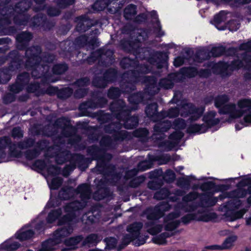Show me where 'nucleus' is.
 <instances>
[{
  "label": "nucleus",
  "mask_w": 251,
  "mask_h": 251,
  "mask_svg": "<svg viewBox=\"0 0 251 251\" xmlns=\"http://www.w3.org/2000/svg\"><path fill=\"white\" fill-rule=\"evenodd\" d=\"M136 96L135 95H132L129 98V101L131 102V99L134 97H135Z\"/></svg>",
  "instance_id": "57"
},
{
  "label": "nucleus",
  "mask_w": 251,
  "mask_h": 251,
  "mask_svg": "<svg viewBox=\"0 0 251 251\" xmlns=\"http://www.w3.org/2000/svg\"><path fill=\"white\" fill-rule=\"evenodd\" d=\"M41 52L40 48L34 47L26 50V55L28 57V60L26 63V67L28 68L34 61L39 58V55Z\"/></svg>",
  "instance_id": "10"
},
{
  "label": "nucleus",
  "mask_w": 251,
  "mask_h": 251,
  "mask_svg": "<svg viewBox=\"0 0 251 251\" xmlns=\"http://www.w3.org/2000/svg\"><path fill=\"white\" fill-rule=\"evenodd\" d=\"M101 240L100 237L96 234H91L87 237L86 242L91 244L95 245Z\"/></svg>",
  "instance_id": "25"
},
{
  "label": "nucleus",
  "mask_w": 251,
  "mask_h": 251,
  "mask_svg": "<svg viewBox=\"0 0 251 251\" xmlns=\"http://www.w3.org/2000/svg\"><path fill=\"white\" fill-rule=\"evenodd\" d=\"M246 211L243 209L238 211L234 212L233 213V217L231 219V221H234L237 219L241 218L244 214L245 213Z\"/></svg>",
  "instance_id": "33"
},
{
  "label": "nucleus",
  "mask_w": 251,
  "mask_h": 251,
  "mask_svg": "<svg viewBox=\"0 0 251 251\" xmlns=\"http://www.w3.org/2000/svg\"><path fill=\"white\" fill-rule=\"evenodd\" d=\"M59 173L60 170L53 166L48 169L46 179L50 189H57L61 185L62 179L56 176Z\"/></svg>",
  "instance_id": "7"
},
{
  "label": "nucleus",
  "mask_w": 251,
  "mask_h": 251,
  "mask_svg": "<svg viewBox=\"0 0 251 251\" xmlns=\"http://www.w3.org/2000/svg\"><path fill=\"white\" fill-rule=\"evenodd\" d=\"M237 62H233L232 64H228L225 62H219L218 63H210L208 66V69L205 70L201 71L199 73L200 76L207 77L210 72L214 73H223L228 70L238 69L240 67L239 64L236 65Z\"/></svg>",
  "instance_id": "6"
},
{
  "label": "nucleus",
  "mask_w": 251,
  "mask_h": 251,
  "mask_svg": "<svg viewBox=\"0 0 251 251\" xmlns=\"http://www.w3.org/2000/svg\"><path fill=\"white\" fill-rule=\"evenodd\" d=\"M157 104L155 103L148 105L146 109V112L148 116L152 117L157 114Z\"/></svg>",
  "instance_id": "17"
},
{
  "label": "nucleus",
  "mask_w": 251,
  "mask_h": 251,
  "mask_svg": "<svg viewBox=\"0 0 251 251\" xmlns=\"http://www.w3.org/2000/svg\"><path fill=\"white\" fill-rule=\"evenodd\" d=\"M226 12L221 11L218 14L215 16L214 21L216 23H220L225 20Z\"/></svg>",
  "instance_id": "31"
},
{
  "label": "nucleus",
  "mask_w": 251,
  "mask_h": 251,
  "mask_svg": "<svg viewBox=\"0 0 251 251\" xmlns=\"http://www.w3.org/2000/svg\"><path fill=\"white\" fill-rule=\"evenodd\" d=\"M145 242V240H144L140 241L139 243L135 242L134 244L136 245L140 246L141 245H143V244H144Z\"/></svg>",
  "instance_id": "51"
},
{
  "label": "nucleus",
  "mask_w": 251,
  "mask_h": 251,
  "mask_svg": "<svg viewBox=\"0 0 251 251\" xmlns=\"http://www.w3.org/2000/svg\"><path fill=\"white\" fill-rule=\"evenodd\" d=\"M104 242L106 243V248L109 250L114 248L117 243L116 239L113 237L105 239Z\"/></svg>",
  "instance_id": "23"
},
{
  "label": "nucleus",
  "mask_w": 251,
  "mask_h": 251,
  "mask_svg": "<svg viewBox=\"0 0 251 251\" xmlns=\"http://www.w3.org/2000/svg\"><path fill=\"white\" fill-rule=\"evenodd\" d=\"M29 74L25 73L23 75H19L17 77V83H23L28 81L29 79Z\"/></svg>",
  "instance_id": "32"
},
{
  "label": "nucleus",
  "mask_w": 251,
  "mask_h": 251,
  "mask_svg": "<svg viewBox=\"0 0 251 251\" xmlns=\"http://www.w3.org/2000/svg\"><path fill=\"white\" fill-rule=\"evenodd\" d=\"M250 1H251V0H245L244 2H243V3H248Z\"/></svg>",
  "instance_id": "60"
},
{
  "label": "nucleus",
  "mask_w": 251,
  "mask_h": 251,
  "mask_svg": "<svg viewBox=\"0 0 251 251\" xmlns=\"http://www.w3.org/2000/svg\"><path fill=\"white\" fill-rule=\"evenodd\" d=\"M105 2L106 0H101L100 1H97L94 4V8L97 9L99 11L102 10L108 5V4L105 3Z\"/></svg>",
  "instance_id": "28"
},
{
  "label": "nucleus",
  "mask_w": 251,
  "mask_h": 251,
  "mask_svg": "<svg viewBox=\"0 0 251 251\" xmlns=\"http://www.w3.org/2000/svg\"><path fill=\"white\" fill-rule=\"evenodd\" d=\"M64 92H66V91H68L69 92V94L67 96V97H68L69 96H70L71 94H72L73 93V90L71 89H69V88H67V89H65L64 90Z\"/></svg>",
  "instance_id": "49"
},
{
  "label": "nucleus",
  "mask_w": 251,
  "mask_h": 251,
  "mask_svg": "<svg viewBox=\"0 0 251 251\" xmlns=\"http://www.w3.org/2000/svg\"><path fill=\"white\" fill-rule=\"evenodd\" d=\"M124 1H125L124 0H122L120 1L119 2L120 3L121 5H122L123 4L122 2H124Z\"/></svg>",
  "instance_id": "63"
},
{
  "label": "nucleus",
  "mask_w": 251,
  "mask_h": 251,
  "mask_svg": "<svg viewBox=\"0 0 251 251\" xmlns=\"http://www.w3.org/2000/svg\"><path fill=\"white\" fill-rule=\"evenodd\" d=\"M218 200L216 198H213L212 197H208L205 201H203L201 202V205L202 206L208 207L214 205Z\"/></svg>",
  "instance_id": "24"
},
{
  "label": "nucleus",
  "mask_w": 251,
  "mask_h": 251,
  "mask_svg": "<svg viewBox=\"0 0 251 251\" xmlns=\"http://www.w3.org/2000/svg\"><path fill=\"white\" fill-rule=\"evenodd\" d=\"M82 237L81 236H77L75 237L70 238L65 241L64 244L66 246V250L75 249L76 248L77 244L82 240Z\"/></svg>",
  "instance_id": "12"
},
{
  "label": "nucleus",
  "mask_w": 251,
  "mask_h": 251,
  "mask_svg": "<svg viewBox=\"0 0 251 251\" xmlns=\"http://www.w3.org/2000/svg\"><path fill=\"white\" fill-rule=\"evenodd\" d=\"M165 157L166 158L167 160L162 163H164V164L166 163L169 161V160L170 159V157H168L167 155L165 156Z\"/></svg>",
  "instance_id": "54"
},
{
  "label": "nucleus",
  "mask_w": 251,
  "mask_h": 251,
  "mask_svg": "<svg viewBox=\"0 0 251 251\" xmlns=\"http://www.w3.org/2000/svg\"><path fill=\"white\" fill-rule=\"evenodd\" d=\"M170 236L169 234L166 235L165 233H163L161 235L157 237H155L153 238L152 240L155 244L159 245H164L166 243V238Z\"/></svg>",
  "instance_id": "19"
},
{
  "label": "nucleus",
  "mask_w": 251,
  "mask_h": 251,
  "mask_svg": "<svg viewBox=\"0 0 251 251\" xmlns=\"http://www.w3.org/2000/svg\"><path fill=\"white\" fill-rule=\"evenodd\" d=\"M199 195L196 192H191L185 196L182 199V203L178 204L175 207V212L169 214L164 220V226L166 230H173L179 224L177 218L182 213L194 211L198 207L194 205L195 201Z\"/></svg>",
  "instance_id": "4"
},
{
  "label": "nucleus",
  "mask_w": 251,
  "mask_h": 251,
  "mask_svg": "<svg viewBox=\"0 0 251 251\" xmlns=\"http://www.w3.org/2000/svg\"><path fill=\"white\" fill-rule=\"evenodd\" d=\"M84 96L83 94H82V95H78V92H77L76 94H75V96L76 97H78V98H80V97H82Z\"/></svg>",
  "instance_id": "55"
},
{
  "label": "nucleus",
  "mask_w": 251,
  "mask_h": 251,
  "mask_svg": "<svg viewBox=\"0 0 251 251\" xmlns=\"http://www.w3.org/2000/svg\"><path fill=\"white\" fill-rule=\"evenodd\" d=\"M180 73L184 76L191 77L196 75L198 72L194 68H189L181 69Z\"/></svg>",
  "instance_id": "16"
},
{
  "label": "nucleus",
  "mask_w": 251,
  "mask_h": 251,
  "mask_svg": "<svg viewBox=\"0 0 251 251\" xmlns=\"http://www.w3.org/2000/svg\"><path fill=\"white\" fill-rule=\"evenodd\" d=\"M32 88H29L28 91L31 92H34L36 90V88L38 87L37 85H32Z\"/></svg>",
  "instance_id": "46"
},
{
  "label": "nucleus",
  "mask_w": 251,
  "mask_h": 251,
  "mask_svg": "<svg viewBox=\"0 0 251 251\" xmlns=\"http://www.w3.org/2000/svg\"><path fill=\"white\" fill-rule=\"evenodd\" d=\"M51 201H50L48 203V204H47L46 207H47L50 206L51 205Z\"/></svg>",
  "instance_id": "59"
},
{
  "label": "nucleus",
  "mask_w": 251,
  "mask_h": 251,
  "mask_svg": "<svg viewBox=\"0 0 251 251\" xmlns=\"http://www.w3.org/2000/svg\"><path fill=\"white\" fill-rule=\"evenodd\" d=\"M224 51V48L223 47H214L211 50L210 52H208L206 48H203L198 53L199 58L198 61L201 62V60H200L201 57L205 56L206 59L208 58L209 53L213 56H218L222 55Z\"/></svg>",
  "instance_id": "9"
},
{
  "label": "nucleus",
  "mask_w": 251,
  "mask_h": 251,
  "mask_svg": "<svg viewBox=\"0 0 251 251\" xmlns=\"http://www.w3.org/2000/svg\"><path fill=\"white\" fill-rule=\"evenodd\" d=\"M228 100L225 95L219 96L215 99V105L219 109L220 113L227 114L229 121L243 117L242 120L235 125L236 130H240L251 124V100H240L237 104H227Z\"/></svg>",
  "instance_id": "3"
},
{
  "label": "nucleus",
  "mask_w": 251,
  "mask_h": 251,
  "mask_svg": "<svg viewBox=\"0 0 251 251\" xmlns=\"http://www.w3.org/2000/svg\"><path fill=\"white\" fill-rule=\"evenodd\" d=\"M136 13V7L135 5L132 4H130L127 6L124 11V16L126 19H132Z\"/></svg>",
  "instance_id": "15"
},
{
  "label": "nucleus",
  "mask_w": 251,
  "mask_h": 251,
  "mask_svg": "<svg viewBox=\"0 0 251 251\" xmlns=\"http://www.w3.org/2000/svg\"><path fill=\"white\" fill-rule=\"evenodd\" d=\"M129 61L128 59H127V58H125L124 59H123V60L122 61V62H121V64L123 65V63L124 62H127V61Z\"/></svg>",
  "instance_id": "52"
},
{
  "label": "nucleus",
  "mask_w": 251,
  "mask_h": 251,
  "mask_svg": "<svg viewBox=\"0 0 251 251\" xmlns=\"http://www.w3.org/2000/svg\"><path fill=\"white\" fill-rule=\"evenodd\" d=\"M213 185V183L211 182H206L203 183L202 185L201 186V189L204 191L206 189H209L212 187Z\"/></svg>",
  "instance_id": "39"
},
{
  "label": "nucleus",
  "mask_w": 251,
  "mask_h": 251,
  "mask_svg": "<svg viewBox=\"0 0 251 251\" xmlns=\"http://www.w3.org/2000/svg\"><path fill=\"white\" fill-rule=\"evenodd\" d=\"M10 141L9 138L4 137L0 138V163L5 161L4 157L5 153L3 150L9 144Z\"/></svg>",
  "instance_id": "13"
},
{
  "label": "nucleus",
  "mask_w": 251,
  "mask_h": 251,
  "mask_svg": "<svg viewBox=\"0 0 251 251\" xmlns=\"http://www.w3.org/2000/svg\"><path fill=\"white\" fill-rule=\"evenodd\" d=\"M12 136L16 137H21L23 136V133L20 128L18 127H15L13 128L12 132Z\"/></svg>",
  "instance_id": "36"
},
{
  "label": "nucleus",
  "mask_w": 251,
  "mask_h": 251,
  "mask_svg": "<svg viewBox=\"0 0 251 251\" xmlns=\"http://www.w3.org/2000/svg\"><path fill=\"white\" fill-rule=\"evenodd\" d=\"M18 84H15L11 86V90L14 93H18L20 90Z\"/></svg>",
  "instance_id": "42"
},
{
  "label": "nucleus",
  "mask_w": 251,
  "mask_h": 251,
  "mask_svg": "<svg viewBox=\"0 0 251 251\" xmlns=\"http://www.w3.org/2000/svg\"><path fill=\"white\" fill-rule=\"evenodd\" d=\"M74 166H67L65 168V170L63 171V175L64 176H68V173H66V170H69L70 171H72L74 169Z\"/></svg>",
  "instance_id": "43"
},
{
  "label": "nucleus",
  "mask_w": 251,
  "mask_h": 251,
  "mask_svg": "<svg viewBox=\"0 0 251 251\" xmlns=\"http://www.w3.org/2000/svg\"><path fill=\"white\" fill-rule=\"evenodd\" d=\"M40 58L36 61H34L30 66L32 68H34L35 69L31 72V75L34 77H40V75H37L36 74V71L37 69H41L42 68H45V66L43 67L42 65H40L39 63H37V61Z\"/></svg>",
  "instance_id": "22"
},
{
  "label": "nucleus",
  "mask_w": 251,
  "mask_h": 251,
  "mask_svg": "<svg viewBox=\"0 0 251 251\" xmlns=\"http://www.w3.org/2000/svg\"><path fill=\"white\" fill-rule=\"evenodd\" d=\"M38 154V152L36 151H29L28 152H27L26 154V158L29 159V160H31V159H32L33 158L36 157Z\"/></svg>",
  "instance_id": "37"
},
{
  "label": "nucleus",
  "mask_w": 251,
  "mask_h": 251,
  "mask_svg": "<svg viewBox=\"0 0 251 251\" xmlns=\"http://www.w3.org/2000/svg\"><path fill=\"white\" fill-rule=\"evenodd\" d=\"M251 222V218L248 220H247V224L249 225L250 224V223Z\"/></svg>",
  "instance_id": "58"
},
{
  "label": "nucleus",
  "mask_w": 251,
  "mask_h": 251,
  "mask_svg": "<svg viewBox=\"0 0 251 251\" xmlns=\"http://www.w3.org/2000/svg\"><path fill=\"white\" fill-rule=\"evenodd\" d=\"M22 38H27V40H29L31 38V35L29 33H24L21 35Z\"/></svg>",
  "instance_id": "44"
},
{
  "label": "nucleus",
  "mask_w": 251,
  "mask_h": 251,
  "mask_svg": "<svg viewBox=\"0 0 251 251\" xmlns=\"http://www.w3.org/2000/svg\"><path fill=\"white\" fill-rule=\"evenodd\" d=\"M169 205L168 203H163L156 206L154 208L147 209L144 212L147 219L154 221L151 226H148V231L152 235L156 234L161 231L162 226L157 224V219L163 215L165 211L168 210Z\"/></svg>",
  "instance_id": "5"
},
{
  "label": "nucleus",
  "mask_w": 251,
  "mask_h": 251,
  "mask_svg": "<svg viewBox=\"0 0 251 251\" xmlns=\"http://www.w3.org/2000/svg\"><path fill=\"white\" fill-rule=\"evenodd\" d=\"M240 50H246L247 52L251 51V40L248 43L243 44L239 48Z\"/></svg>",
  "instance_id": "35"
},
{
  "label": "nucleus",
  "mask_w": 251,
  "mask_h": 251,
  "mask_svg": "<svg viewBox=\"0 0 251 251\" xmlns=\"http://www.w3.org/2000/svg\"><path fill=\"white\" fill-rule=\"evenodd\" d=\"M148 131L146 128H141L135 132V134L136 136H140V137H145L148 135Z\"/></svg>",
  "instance_id": "34"
},
{
  "label": "nucleus",
  "mask_w": 251,
  "mask_h": 251,
  "mask_svg": "<svg viewBox=\"0 0 251 251\" xmlns=\"http://www.w3.org/2000/svg\"><path fill=\"white\" fill-rule=\"evenodd\" d=\"M7 72V70H0V84L5 83L10 79L9 75L6 73Z\"/></svg>",
  "instance_id": "27"
},
{
  "label": "nucleus",
  "mask_w": 251,
  "mask_h": 251,
  "mask_svg": "<svg viewBox=\"0 0 251 251\" xmlns=\"http://www.w3.org/2000/svg\"><path fill=\"white\" fill-rule=\"evenodd\" d=\"M238 191H239V192L242 191V194H241V195H240V194H238V195H237V197H245V196L246 195V194H247V192H246V191H242V190H240H240H239Z\"/></svg>",
  "instance_id": "48"
},
{
  "label": "nucleus",
  "mask_w": 251,
  "mask_h": 251,
  "mask_svg": "<svg viewBox=\"0 0 251 251\" xmlns=\"http://www.w3.org/2000/svg\"><path fill=\"white\" fill-rule=\"evenodd\" d=\"M56 162L58 163H61L62 162L60 161L58 159H56Z\"/></svg>",
  "instance_id": "62"
},
{
  "label": "nucleus",
  "mask_w": 251,
  "mask_h": 251,
  "mask_svg": "<svg viewBox=\"0 0 251 251\" xmlns=\"http://www.w3.org/2000/svg\"><path fill=\"white\" fill-rule=\"evenodd\" d=\"M40 58L36 61H34L30 66L32 68H34L35 69L31 72V75L34 77H40V75H37L36 74V71L37 69H41L42 68H45V66L43 67L42 65H40L39 63H37V61Z\"/></svg>",
  "instance_id": "21"
},
{
  "label": "nucleus",
  "mask_w": 251,
  "mask_h": 251,
  "mask_svg": "<svg viewBox=\"0 0 251 251\" xmlns=\"http://www.w3.org/2000/svg\"><path fill=\"white\" fill-rule=\"evenodd\" d=\"M131 121H132V119H128L125 124V127L127 128H132L133 127L136 126L137 124V119H134V123L132 125H128V123Z\"/></svg>",
  "instance_id": "40"
},
{
  "label": "nucleus",
  "mask_w": 251,
  "mask_h": 251,
  "mask_svg": "<svg viewBox=\"0 0 251 251\" xmlns=\"http://www.w3.org/2000/svg\"><path fill=\"white\" fill-rule=\"evenodd\" d=\"M192 220L207 222L210 220V217L205 211L201 213H198L196 215L188 214L182 218V222L184 224H187Z\"/></svg>",
  "instance_id": "11"
},
{
  "label": "nucleus",
  "mask_w": 251,
  "mask_h": 251,
  "mask_svg": "<svg viewBox=\"0 0 251 251\" xmlns=\"http://www.w3.org/2000/svg\"><path fill=\"white\" fill-rule=\"evenodd\" d=\"M249 201H251V197L249 199Z\"/></svg>",
  "instance_id": "64"
},
{
  "label": "nucleus",
  "mask_w": 251,
  "mask_h": 251,
  "mask_svg": "<svg viewBox=\"0 0 251 251\" xmlns=\"http://www.w3.org/2000/svg\"><path fill=\"white\" fill-rule=\"evenodd\" d=\"M176 196H182L183 194V193L180 190H177V191H176Z\"/></svg>",
  "instance_id": "50"
},
{
  "label": "nucleus",
  "mask_w": 251,
  "mask_h": 251,
  "mask_svg": "<svg viewBox=\"0 0 251 251\" xmlns=\"http://www.w3.org/2000/svg\"><path fill=\"white\" fill-rule=\"evenodd\" d=\"M88 81L89 80L87 78H83V79L78 80L76 82V84L78 85L84 86L86 84V83L88 82Z\"/></svg>",
  "instance_id": "41"
},
{
  "label": "nucleus",
  "mask_w": 251,
  "mask_h": 251,
  "mask_svg": "<svg viewBox=\"0 0 251 251\" xmlns=\"http://www.w3.org/2000/svg\"><path fill=\"white\" fill-rule=\"evenodd\" d=\"M25 2L24 1H22V2H20L19 4H18V7H20V6H21L22 5H24L25 4Z\"/></svg>",
  "instance_id": "53"
},
{
  "label": "nucleus",
  "mask_w": 251,
  "mask_h": 251,
  "mask_svg": "<svg viewBox=\"0 0 251 251\" xmlns=\"http://www.w3.org/2000/svg\"><path fill=\"white\" fill-rule=\"evenodd\" d=\"M151 16L152 17V18L155 20L157 19V15L156 14V11H152L150 13Z\"/></svg>",
  "instance_id": "45"
},
{
  "label": "nucleus",
  "mask_w": 251,
  "mask_h": 251,
  "mask_svg": "<svg viewBox=\"0 0 251 251\" xmlns=\"http://www.w3.org/2000/svg\"><path fill=\"white\" fill-rule=\"evenodd\" d=\"M120 94L119 89L117 88H111L108 93V97L111 99H115L118 97Z\"/></svg>",
  "instance_id": "30"
},
{
  "label": "nucleus",
  "mask_w": 251,
  "mask_h": 251,
  "mask_svg": "<svg viewBox=\"0 0 251 251\" xmlns=\"http://www.w3.org/2000/svg\"><path fill=\"white\" fill-rule=\"evenodd\" d=\"M232 24H234V23L233 22V23H231L230 24V27H229L230 30H231V31H235V30H237L239 28V25L238 24L237 25H236V27L235 28H232V26H231Z\"/></svg>",
  "instance_id": "47"
},
{
  "label": "nucleus",
  "mask_w": 251,
  "mask_h": 251,
  "mask_svg": "<svg viewBox=\"0 0 251 251\" xmlns=\"http://www.w3.org/2000/svg\"><path fill=\"white\" fill-rule=\"evenodd\" d=\"M142 227V223H135L127 227V230L131 235H126L123 241L124 246L127 245L132 240L135 239L138 235L139 231Z\"/></svg>",
  "instance_id": "8"
},
{
  "label": "nucleus",
  "mask_w": 251,
  "mask_h": 251,
  "mask_svg": "<svg viewBox=\"0 0 251 251\" xmlns=\"http://www.w3.org/2000/svg\"><path fill=\"white\" fill-rule=\"evenodd\" d=\"M89 251H100L98 249H93V250H89Z\"/></svg>",
  "instance_id": "61"
},
{
  "label": "nucleus",
  "mask_w": 251,
  "mask_h": 251,
  "mask_svg": "<svg viewBox=\"0 0 251 251\" xmlns=\"http://www.w3.org/2000/svg\"><path fill=\"white\" fill-rule=\"evenodd\" d=\"M29 142L30 143H32V142L31 141H28L27 143H26L27 145L25 146V147H27L28 146H30Z\"/></svg>",
  "instance_id": "56"
},
{
  "label": "nucleus",
  "mask_w": 251,
  "mask_h": 251,
  "mask_svg": "<svg viewBox=\"0 0 251 251\" xmlns=\"http://www.w3.org/2000/svg\"><path fill=\"white\" fill-rule=\"evenodd\" d=\"M154 197L157 199H164L167 197H169L173 201H176L177 198L174 199L170 196L168 190L166 189H163L159 191L156 192L154 196Z\"/></svg>",
  "instance_id": "14"
},
{
  "label": "nucleus",
  "mask_w": 251,
  "mask_h": 251,
  "mask_svg": "<svg viewBox=\"0 0 251 251\" xmlns=\"http://www.w3.org/2000/svg\"><path fill=\"white\" fill-rule=\"evenodd\" d=\"M236 236H231L227 238L223 243L222 248L223 249H228L233 245V243L236 240Z\"/></svg>",
  "instance_id": "18"
},
{
  "label": "nucleus",
  "mask_w": 251,
  "mask_h": 251,
  "mask_svg": "<svg viewBox=\"0 0 251 251\" xmlns=\"http://www.w3.org/2000/svg\"><path fill=\"white\" fill-rule=\"evenodd\" d=\"M159 85L165 89H170L173 87V82L169 79H162L160 80Z\"/></svg>",
  "instance_id": "26"
},
{
  "label": "nucleus",
  "mask_w": 251,
  "mask_h": 251,
  "mask_svg": "<svg viewBox=\"0 0 251 251\" xmlns=\"http://www.w3.org/2000/svg\"><path fill=\"white\" fill-rule=\"evenodd\" d=\"M74 193L79 195L81 198V202L74 201L66 205L64 208L66 213L64 215H62L60 209L51 211L48 215L47 223L44 220V213H42L30 224L23 226L17 231L14 237L7 240L0 245V251H13L17 250L20 246L17 240L22 241L33 238L35 231L40 233L49 226L47 224H52L57 220V224L60 225L73 221L75 216L79 213L78 210L85 206L87 200L90 198V187L87 184H81L78 186L76 192L70 188L66 190L62 189L59 192V197L62 199H68Z\"/></svg>",
  "instance_id": "1"
},
{
  "label": "nucleus",
  "mask_w": 251,
  "mask_h": 251,
  "mask_svg": "<svg viewBox=\"0 0 251 251\" xmlns=\"http://www.w3.org/2000/svg\"><path fill=\"white\" fill-rule=\"evenodd\" d=\"M175 174L173 171L168 170L166 172L164 178L168 182H171L175 178Z\"/></svg>",
  "instance_id": "29"
},
{
  "label": "nucleus",
  "mask_w": 251,
  "mask_h": 251,
  "mask_svg": "<svg viewBox=\"0 0 251 251\" xmlns=\"http://www.w3.org/2000/svg\"><path fill=\"white\" fill-rule=\"evenodd\" d=\"M67 69L66 64H57L53 68V73L55 74H61Z\"/></svg>",
  "instance_id": "20"
},
{
  "label": "nucleus",
  "mask_w": 251,
  "mask_h": 251,
  "mask_svg": "<svg viewBox=\"0 0 251 251\" xmlns=\"http://www.w3.org/2000/svg\"><path fill=\"white\" fill-rule=\"evenodd\" d=\"M204 111L202 107L197 108L191 103H183L182 105L176 108H171L167 113V116L169 118L176 117L179 115V112L181 116L188 117L187 123H185L182 119L176 120L173 125L170 122L164 120L156 124L154 126L155 133L152 138L159 139L163 138V132L168 130L171 126L175 129L176 131L171 134L169 138L171 145L170 148L175 147L178 143L179 140L183 136V133L179 130L187 128V131L191 133H202L206 132L208 128L217 126L220 122L219 118L216 117L215 112L210 111L206 113L203 118L204 124L201 125L194 123V122L199 119Z\"/></svg>",
  "instance_id": "2"
},
{
  "label": "nucleus",
  "mask_w": 251,
  "mask_h": 251,
  "mask_svg": "<svg viewBox=\"0 0 251 251\" xmlns=\"http://www.w3.org/2000/svg\"><path fill=\"white\" fill-rule=\"evenodd\" d=\"M184 58L182 57H177L175 58L174 64L176 67H179L184 63Z\"/></svg>",
  "instance_id": "38"
}]
</instances>
